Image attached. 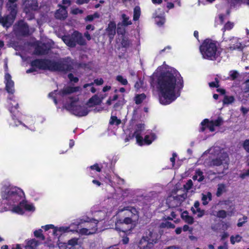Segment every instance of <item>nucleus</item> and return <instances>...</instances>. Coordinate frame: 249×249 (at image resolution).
Listing matches in <instances>:
<instances>
[{
    "mask_svg": "<svg viewBox=\"0 0 249 249\" xmlns=\"http://www.w3.org/2000/svg\"><path fill=\"white\" fill-rule=\"evenodd\" d=\"M50 48L46 45L43 44L37 46L35 49V53L38 55H43L48 53Z\"/></svg>",
    "mask_w": 249,
    "mask_h": 249,
    "instance_id": "nucleus-23",
    "label": "nucleus"
},
{
    "mask_svg": "<svg viewBox=\"0 0 249 249\" xmlns=\"http://www.w3.org/2000/svg\"><path fill=\"white\" fill-rule=\"evenodd\" d=\"M130 41L125 37H124L122 40V45L123 47L127 48L130 46Z\"/></svg>",
    "mask_w": 249,
    "mask_h": 249,
    "instance_id": "nucleus-49",
    "label": "nucleus"
},
{
    "mask_svg": "<svg viewBox=\"0 0 249 249\" xmlns=\"http://www.w3.org/2000/svg\"><path fill=\"white\" fill-rule=\"evenodd\" d=\"M24 6V11L27 14L38 9V4L37 0H22Z\"/></svg>",
    "mask_w": 249,
    "mask_h": 249,
    "instance_id": "nucleus-9",
    "label": "nucleus"
},
{
    "mask_svg": "<svg viewBox=\"0 0 249 249\" xmlns=\"http://www.w3.org/2000/svg\"><path fill=\"white\" fill-rule=\"evenodd\" d=\"M233 23L228 21L224 25L223 28L222 29V31L224 32L226 30H230L233 27Z\"/></svg>",
    "mask_w": 249,
    "mask_h": 249,
    "instance_id": "nucleus-39",
    "label": "nucleus"
},
{
    "mask_svg": "<svg viewBox=\"0 0 249 249\" xmlns=\"http://www.w3.org/2000/svg\"><path fill=\"white\" fill-rule=\"evenodd\" d=\"M226 190V189L225 185H224L223 184L219 185V195L220 193L225 192Z\"/></svg>",
    "mask_w": 249,
    "mask_h": 249,
    "instance_id": "nucleus-58",
    "label": "nucleus"
},
{
    "mask_svg": "<svg viewBox=\"0 0 249 249\" xmlns=\"http://www.w3.org/2000/svg\"><path fill=\"white\" fill-rule=\"evenodd\" d=\"M71 103L66 106L67 109L71 111L74 115L79 117L86 116L89 112L87 108L80 105L78 101L71 99Z\"/></svg>",
    "mask_w": 249,
    "mask_h": 249,
    "instance_id": "nucleus-6",
    "label": "nucleus"
},
{
    "mask_svg": "<svg viewBox=\"0 0 249 249\" xmlns=\"http://www.w3.org/2000/svg\"><path fill=\"white\" fill-rule=\"evenodd\" d=\"M125 103V101L124 98H120L117 102L114 105L113 108L114 109L117 110L120 108H121Z\"/></svg>",
    "mask_w": 249,
    "mask_h": 249,
    "instance_id": "nucleus-35",
    "label": "nucleus"
},
{
    "mask_svg": "<svg viewBox=\"0 0 249 249\" xmlns=\"http://www.w3.org/2000/svg\"><path fill=\"white\" fill-rule=\"evenodd\" d=\"M201 131H204L206 128L207 127L210 131L213 132L215 130L214 127L218 126V120L209 122L208 119H206L201 122Z\"/></svg>",
    "mask_w": 249,
    "mask_h": 249,
    "instance_id": "nucleus-14",
    "label": "nucleus"
},
{
    "mask_svg": "<svg viewBox=\"0 0 249 249\" xmlns=\"http://www.w3.org/2000/svg\"><path fill=\"white\" fill-rule=\"evenodd\" d=\"M102 102V100L100 99L97 96H94L89 99V102L94 104V105H99Z\"/></svg>",
    "mask_w": 249,
    "mask_h": 249,
    "instance_id": "nucleus-42",
    "label": "nucleus"
},
{
    "mask_svg": "<svg viewBox=\"0 0 249 249\" xmlns=\"http://www.w3.org/2000/svg\"><path fill=\"white\" fill-rule=\"evenodd\" d=\"M104 81L102 78L96 79L94 80V83L97 85H101L103 84Z\"/></svg>",
    "mask_w": 249,
    "mask_h": 249,
    "instance_id": "nucleus-62",
    "label": "nucleus"
},
{
    "mask_svg": "<svg viewBox=\"0 0 249 249\" xmlns=\"http://www.w3.org/2000/svg\"><path fill=\"white\" fill-rule=\"evenodd\" d=\"M62 40L66 45L71 47H75L77 44L81 46L86 44L82 34L77 31L74 32L71 36H64Z\"/></svg>",
    "mask_w": 249,
    "mask_h": 249,
    "instance_id": "nucleus-4",
    "label": "nucleus"
},
{
    "mask_svg": "<svg viewBox=\"0 0 249 249\" xmlns=\"http://www.w3.org/2000/svg\"><path fill=\"white\" fill-rule=\"evenodd\" d=\"M23 208V207L19 204L18 206L14 207L12 211L17 213L22 214L24 213Z\"/></svg>",
    "mask_w": 249,
    "mask_h": 249,
    "instance_id": "nucleus-40",
    "label": "nucleus"
},
{
    "mask_svg": "<svg viewBox=\"0 0 249 249\" xmlns=\"http://www.w3.org/2000/svg\"><path fill=\"white\" fill-rule=\"evenodd\" d=\"M144 124H137L136 130L134 133V135L136 138L137 142L140 145H142L143 144V138L142 136H141V133L142 131L144 129Z\"/></svg>",
    "mask_w": 249,
    "mask_h": 249,
    "instance_id": "nucleus-19",
    "label": "nucleus"
},
{
    "mask_svg": "<svg viewBox=\"0 0 249 249\" xmlns=\"http://www.w3.org/2000/svg\"><path fill=\"white\" fill-rule=\"evenodd\" d=\"M145 98L146 95L144 93L137 95L135 98V103L137 105L140 104Z\"/></svg>",
    "mask_w": 249,
    "mask_h": 249,
    "instance_id": "nucleus-36",
    "label": "nucleus"
},
{
    "mask_svg": "<svg viewBox=\"0 0 249 249\" xmlns=\"http://www.w3.org/2000/svg\"><path fill=\"white\" fill-rule=\"evenodd\" d=\"M191 211L194 214H196L198 217H202L205 213L204 210H201L200 208L197 210H195L193 207L191 208Z\"/></svg>",
    "mask_w": 249,
    "mask_h": 249,
    "instance_id": "nucleus-37",
    "label": "nucleus"
},
{
    "mask_svg": "<svg viewBox=\"0 0 249 249\" xmlns=\"http://www.w3.org/2000/svg\"><path fill=\"white\" fill-rule=\"evenodd\" d=\"M116 80L123 85H126L128 83L127 79L122 75H117Z\"/></svg>",
    "mask_w": 249,
    "mask_h": 249,
    "instance_id": "nucleus-38",
    "label": "nucleus"
},
{
    "mask_svg": "<svg viewBox=\"0 0 249 249\" xmlns=\"http://www.w3.org/2000/svg\"><path fill=\"white\" fill-rule=\"evenodd\" d=\"M234 98L232 96H225L223 99V104L224 105H229L233 102Z\"/></svg>",
    "mask_w": 249,
    "mask_h": 249,
    "instance_id": "nucleus-43",
    "label": "nucleus"
},
{
    "mask_svg": "<svg viewBox=\"0 0 249 249\" xmlns=\"http://www.w3.org/2000/svg\"><path fill=\"white\" fill-rule=\"evenodd\" d=\"M243 92L249 95V80L247 81L243 85Z\"/></svg>",
    "mask_w": 249,
    "mask_h": 249,
    "instance_id": "nucleus-47",
    "label": "nucleus"
},
{
    "mask_svg": "<svg viewBox=\"0 0 249 249\" xmlns=\"http://www.w3.org/2000/svg\"><path fill=\"white\" fill-rule=\"evenodd\" d=\"M181 217L189 224H192L194 223V218L188 215V213L187 211L182 213Z\"/></svg>",
    "mask_w": 249,
    "mask_h": 249,
    "instance_id": "nucleus-29",
    "label": "nucleus"
},
{
    "mask_svg": "<svg viewBox=\"0 0 249 249\" xmlns=\"http://www.w3.org/2000/svg\"><path fill=\"white\" fill-rule=\"evenodd\" d=\"M42 231L41 229H39L38 230L35 231H34V235L36 237L40 238L42 240H44L45 239V237L42 233Z\"/></svg>",
    "mask_w": 249,
    "mask_h": 249,
    "instance_id": "nucleus-45",
    "label": "nucleus"
},
{
    "mask_svg": "<svg viewBox=\"0 0 249 249\" xmlns=\"http://www.w3.org/2000/svg\"><path fill=\"white\" fill-rule=\"evenodd\" d=\"M238 73L236 71H232L230 72V76L232 79H234L238 76Z\"/></svg>",
    "mask_w": 249,
    "mask_h": 249,
    "instance_id": "nucleus-56",
    "label": "nucleus"
},
{
    "mask_svg": "<svg viewBox=\"0 0 249 249\" xmlns=\"http://www.w3.org/2000/svg\"><path fill=\"white\" fill-rule=\"evenodd\" d=\"M6 90L7 91L11 94H13L14 89V83L11 79V76L9 73H6L5 75Z\"/></svg>",
    "mask_w": 249,
    "mask_h": 249,
    "instance_id": "nucleus-18",
    "label": "nucleus"
},
{
    "mask_svg": "<svg viewBox=\"0 0 249 249\" xmlns=\"http://www.w3.org/2000/svg\"><path fill=\"white\" fill-rule=\"evenodd\" d=\"M122 24L124 26H127L132 24V22L129 20V17L127 16L125 14H123L122 15Z\"/></svg>",
    "mask_w": 249,
    "mask_h": 249,
    "instance_id": "nucleus-33",
    "label": "nucleus"
},
{
    "mask_svg": "<svg viewBox=\"0 0 249 249\" xmlns=\"http://www.w3.org/2000/svg\"><path fill=\"white\" fill-rule=\"evenodd\" d=\"M187 197V193L178 195L176 196H170L169 200L170 201V205L173 207H178Z\"/></svg>",
    "mask_w": 249,
    "mask_h": 249,
    "instance_id": "nucleus-12",
    "label": "nucleus"
},
{
    "mask_svg": "<svg viewBox=\"0 0 249 249\" xmlns=\"http://www.w3.org/2000/svg\"><path fill=\"white\" fill-rule=\"evenodd\" d=\"M201 196V200L202 201V204L204 205H207L209 201L212 200V194L209 192H206V194L203 193Z\"/></svg>",
    "mask_w": 249,
    "mask_h": 249,
    "instance_id": "nucleus-28",
    "label": "nucleus"
},
{
    "mask_svg": "<svg viewBox=\"0 0 249 249\" xmlns=\"http://www.w3.org/2000/svg\"><path fill=\"white\" fill-rule=\"evenodd\" d=\"M165 22V19L163 18H158L156 19V23L159 26H161Z\"/></svg>",
    "mask_w": 249,
    "mask_h": 249,
    "instance_id": "nucleus-55",
    "label": "nucleus"
},
{
    "mask_svg": "<svg viewBox=\"0 0 249 249\" xmlns=\"http://www.w3.org/2000/svg\"><path fill=\"white\" fill-rule=\"evenodd\" d=\"M69 227H60L59 229L54 228L53 230V234L55 235H58L61 232H65L68 231Z\"/></svg>",
    "mask_w": 249,
    "mask_h": 249,
    "instance_id": "nucleus-31",
    "label": "nucleus"
},
{
    "mask_svg": "<svg viewBox=\"0 0 249 249\" xmlns=\"http://www.w3.org/2000/svg\"><path fill=\"white\" fill-rule=\"evenodd\" d=\"M90 0H76L75 2L78 5H82L86 3H88Z\"/></svg>",
    "mask_w": 249,
    "mask_h": 249,
    "instance_id": "nucleus-60",
    "label": "nucleus"
},
{
    "mask_svg": "<svg viewBox=\"0 0 249 249\" xmlns=\"http://www.w3.org/2000/svg\"><path fill=\"white\" fill-rule=\"evenodd\" d=\"M133 216L130 218L126 216L124 219H119L117 220L115 224V229L119 231L125 232L127 229L124 227V225H128L133 224L138 221L137 215L133 213Z\"/></svg>",
    "mask_w": 249,
    "mask_h": 249,
    "instance_id": "nucleus-8",
    "label": "nucleus"
},
{
    "mask_svg": "<svg viewBox=\"0 0 249 249\" xmlns=\"http://www.w3.org/2000/svg\"><path fill=\"white\" fill-rule=\"evenodd\" d=\"M38 245V242L35 239L27 241L25 249H36Z\"/></svg>",
    "mask_w": 249,
    "mask_h": 249,
    "instance_id": "nucleus-27",
    "label": "nucleus"
},
{
    "mask_svg": "<svg viewBox=\"0 0 249 249\" xmlns=\"http://www.w3.org/2000/svg\"><path fill=\"white\" fill-rule=\"evenodd\" d=\"M99 15L97 13H94L92 15H88L85 18L86 20L92 21L94 18H99Z\"/></svg>",
    "mask_w": 249,
    "mask_h": 249,
    "instance_id": "nucleus-48",
    "label": "nucleus"
},
{
    "mask_svg": "<svg viewBox=\"0 0 249 249\" xmlns=\"http://www.w3.org/2000/svg\"><path fill=\"white\" fill-rule=\"evenodd\" d=\"M142 238L154 244L157 242L158 234L153 231H148L146 232L145 234L142 236Z\"/></svg>",
    "mask_w": 249,
    "mask_h": 249,
    "instance_id": "nucleus-21",
    "label": "nucleus"
},
{
    "mask_svg": "<svg viewBox=\"0 0 249 249\" xmlns=\"http://www.w3.org/2000/svg\"><path fill=\"white\" fill-rule=\"evenodd\" d=\"M119 212H122L123 211H125V215L126 216H129L130 218H132L133 216V213L136 214L138 216V220L139 219V212L135 208L132 207H126L123 208H121V207L119 209Z\"/></svg>",
    "mask_w": 249,
    "mask_h": 249,
    "instance_id": "nucleus-20",
    "label": "nucleus"
},
{
    "mask_svg": "<svg viewBox=\"0 0 249 249\" xmlns=\"http://www.w3.org/2000/svg\"><path fill=\"white\" fill-rule=\"evenodd\" d=\"M31 66L39 69L64 72L70 71L72 68L68 58L58 62L49 59H36L31 62Z\"/></svg>",
    "mask_w": 249,
    "mask_h": 249,
    "instance_id": "nucleus-2",
    "label": "nucleus"
},
{
    "mask_svg": "<svg viewBox=\"0 0 249 249\" xmlns=\"http://www.w3.org/2000/svg\"><path fill=\"white\" fill-rule=\"evenodd\" d=\"M243 146L245 150L249 153V140L245 141Z\"/></svg>",
    "mask_w": 249,
    "mask_h": 249,
    "instance_id": "nucleus-54",
    "label": "nucleus"
},
{
    "mask_svg": "<svg viewBox=\"0 0 249 249\" xmlns=\"http://www.w3.org/2000/svg\"><path fill=\"white\" fill-rule=\"evenodd\" d=\"M248 217L246 216H244L242 218H240L238 220L237 226L238 227H241L247 221Z\"/></svg>",
    "mask_w": 249,
    "mask_h": 249,
    "instance_id": "nucleus-52",
    "label": "nucleus"
},
{
    "mask_svg": "<svg viewBox=\"0 0 249 249\" xmlns=\"http://www.w3.org/2000/svg\"><path fill=\"white\" fill-rule=\"evenodd\" d=\"M71 13H72V14H74V15H77L78 14H81L83 13V11L79 8H75V9H73L71 11Z\"/></svg>",
    "mask_w": 249,
    "mask_h": 249,
    "instance_id": "nucleus-57",
    "label": "nucleus"
},
{
    "mask_svg": "<svg viewBox=\"0 0 249 249\" xmlns=\"http://www.w3.org/2000/svg\"><path fill=\"white\" fill-rule=\"evenodd\" d=\"M21 194H23V193L20 189L17 187H11L7 188L5 193H2V197L3 199L16 202L20 200Z\"/></svg>",
    "mask_w": 249,
    "mask_h": 249,
    "instance_id": "nucleus-7",
    "label": "nucleus"
},
{
    "mask_svg": "<svg viewBox=\"0 0 249 249\" xmlns=\"http://www.w3.org/2000/svg\"><path fill=\"white\" fill-rule=\"evenodd\" d=\"M80 87H67L63 89L62 90L59 92L60 95L64 96L66 95H68L69 94L72 93L73 92L77 91L79 90Z\"/></svg>",
    "mask_w": 249,
    "mask_h": 249,
    "instance_id": "nucleus-24",
    "label": "nucleus"
},
{
    "mask_svg": "<svg viewBox=\"0 0 249 249\" xmlns=\"http://www.w3.org/2000/svg\"><path fill=\"white\" fill-rule=\"evenodd\" d=\"M133 13V20L136 21L139 19L141 15L140 7L138 6L135 7Z\"/></svg>",
    "mask_w": 249,
    "mask_h": 249,
    "instance_id": "nucleus-34",
    "label": "nucleus"
},
{
    "mask_svg": "<svg viewBox=\"0 0 249 249\" xmlns=\"http://www.w3.org/2000/svg\"><path fill=\"white\" fill-rule=\"evenodd\" d=\"M241 236L239 235H236L235 236H231V243L232 244H234L235 243L239 242L241 240Z\"/></svg>",
    "mask_w": 249,
    "mask_h": 249,
    "instance_id": "nucleus-41",
    "label": "nucleus"
},
{
    "mask_svg": "<svg viewBox=\"0 0 249 249\" xmlns=\"http://www.w3.org/2000/svg\"><path fill=\"white\" fill-rule=\"evenodd\" d=\"M68 78L71 82L76 83L78 81V78L74 77L72 73H70L68 74Z\"/></svg>",
    "mask_w": 249,
    "mask_h": 249,
    "instance_id": "nucleus-53",
    "label": "nucleus"
},
{
    "mask_svg": "<svg viewBox=\"0 0 249 249\" xmlns=\"http://www.w3.org/2000/svg\"><path fill=\"white\" fill-rule=\"evenodd\" d=\"M97 224L98 221L93 219L91 228H82L80 230L79 233L85 235H91L95 233L97 230Z\"/></svg>",
    "mask_w": 249,
    "mask_h": 249,
    "instance_id": "nucleus-16",
    "label": "nucleus"
},
{
    "mask_svg": "<svg viewBox=\"0 0 249 249\" xmlns=\"http://www.w3.org/2000/svg\"><path fill=\"white\" fill-rule=\"evenodd\" d=\"M229 159L228 155L224 151H221L219 153V171L222 170V173H224L225 170L228 168Z\"/></svg>",
    "mask_w": 249,
    "mask_h": 249,
    "instance_id": "nucleus-10",
    "label": "nucleus"
},
{
    "mask_svg": "<svg viewBox=\"0 0 249 249\" xmlns=\"http://www.w3.org/2000/svg\"><path fill=\"white\" fill-rule=\"evenodd\" d=\"M176 72L173 73L167 71L163 73L159 78L158 84L161 92L160 98V103L167 105L174 101L179 94L175 92L176 83L180 81L179 76Z\"/></svg>",
    "mask_w": 249,
    "mask_h": 249,
    "instance_id": "nucleus-1",
    "label": "nucleus"
},
{
    "mask_svg": "<svg viewBox=\"0 0 249 249\" xmlns=\"http://www.w3.org/2000/svg\"><path fill=\"white\" fill-rule=\"evenodd\" d=\"M109 123L110 124H115L118 125L121 123V121L120 120L118 119L117 117L113 116L111 117Z\"/></svg>",
    "mask_w": 249,
    "mask_h": 249,
    "instance_id": "nucleus-46",
    "label": "nucleus"
},
{
    "mask_svg": "<svg viewBox=\"0 0 249 249\" xmlns=\"http://www.w3.org/2000/svg\"><path fill=\"white\" fill-rule=\"evenodd\" d=\"M20 205L25 210L29 211H34L35 210L34 206L32 204H29L26 201L20 202Z\"/></svg>",
    "mask_w": 249,
    "mask_h": 249,
    "instance_id": "nucleus-30",
    "label": "nucleus"
},
{
    "mask_svg": "<svg viewBox=\"0 0 249 249\" xmlns=\"http://www.w3.org/2000/svg\"><path fill=\"white\" fill-rule=\"evenodd\" d=\"M215 82H212L209 83V86L211 87H218V81L217 80V78L215 79Z\"/></svg>",
    "mask_w": 249,
    "mask_h": 249,
    "instance_id": "nucleus-63",
    "label": "nucleus"
},
{
    "mask_svg": "<svg viewBox=\"0 0 249 249\" xmlns=\"http://www.w3.org/2000/svg\"><path fill=\"white\" fill-rule=\"evenodd\" d=\"M161 227L165 228L167 227L168 228H174L175 227L174 224L172 223L171 222L166 221L164 223H162L161 224Z\"/></svg>",
    "mask_w": 249,
    "mask_h": 249,
    "instance_id": "nucleus-50",
    "label": "nucleus"
},
{
    "mask_svg": "<svg viewBox=\"0 0 249 249\" xmlns=\"http://www.w3.org/2000/svg\"><path fill=\"white\" fill-rule=\"evenodd\" d=\"M78 239H72L71 240H70L68 242V244L70 245L71 246H74L76 244H77Z\"/></svg>",
    "mask_w": 249,
    "mask_h": 249,
    "instance_id": "nucleus-59",
    "label": "nucleus"
},
{
    "mask_svg": "<svg viewBox=\"0 0 249 249\" xmlns=\"http://www.w3.org/2000/svg\"><path fill=\"white\" fill-rule=\"evenodd\" d=\"M197 176H198L197 180L198 182H201L204 180L203 173L200 170H197Z\"/></svg>",
    "mask_w": 249,
    "mask_h": 249,
    "instance_id": "nucleus-51",
    "label": "nucleus"
},
{
    "mask_svg": "<svg viewBox=\"0 0 249 249\" xmlns=\"http://www.w3.org/2000/svg\"><path fill=\"white\" fill-rule=\"evenodd\" d=\"M216 42L211 39H205L200 46V51L204 58L216 59Z\"/></svg>",
    "mask_w": 249,
    "mask_h": 249,
    "instance_id": "nucleus-3",
    "label": "nucleus"
},
{
    "mask_svg": "<svg viewBox=\"0 0 249 249\" xmlns=\"http://www.w3.org/2000/svg\"><path fill=\"white\" fill-rule=\"evenodd\" d=\"M7 10L10 12V14L13 15H16L17 13V3H11L7 2L6 4Z\"/></svg>",
    "mask_w": 249,
    "mask_h": 249,
    "instance_id": "nucleus-26",
    "label": "nucleus"
},
{
    "mask_svg": "<svg viewBox=\"0 0 249 249\" xmlns=\"http://www.w3.org/2000/svg\"><path fill=\"white\" fill-rule=\"evenodd\" d=\"M16 15H13L12 14L2 17L0 14V23H1L3 27L8 28L11 26L14 22Z\"/></svg>",
    "mask_w": 249,
    "mask_h": 249,
    "instance_id": "nucleus-15",
    "label": "nucleus"
},
{
    "mask_svg": "<svg viewBox=\"0 0 249 249\" xmlns=\"http://www.w3.org/2000/svg\"><path fill=\"white\" fill-rule=\"evenodd\" d=\"M67 14L66 8L63 6L56 11L55 17L57 19H64L67 17Z\"/></svg>",
    "mask_w": 249,
    "mask_h": 249,
    "instance_id": "nucleus-22",
    "label": "nucleus"
},
{
    "mask_svg": "<svg viewBox=\"0 0 249 249\" xmlns=\"http://www.w3.org/2000/svg\"><path fill=\"white\" fill-rule=\"evenodd\" d=\"M249 176V169L246 171L245 172L240 174V177L242 178H244Z\"/></svg>",
    "mask_w": 249,
    "mask_h": 249,
    "instance_id": "nucleus-61",
    "label": "nucleus"
},
{
    "mask_svg": "<svg viewBox=\"0 0 249 249\" xmlns=\"http://www.w3.org/2000/svg\"><path fill=\"white\" fill-rule=\"evenodd\" d=\"M116 23L113 21H110L106 29V32L108 37L109 41L111 42L113 40L115 35L116 34Z\"/></svg>",
    "mask_w": 249,
    "mask_h": 249,
    "instance_id": "nucleus-17",
    "label": "nucleus"
},
{
    "mask_svg": "<svg viewBox=\"0 0 249 249\" xmlns=\"http://www.w3.org/2000/svg\"><path fill=\"white\" fill-rule=\"evenodd\" d=\"M154 244L152 242L143 238L142 237L139 242V247L140 249H150L153 246Z\"/></svg>",
    "mask_w": 249,
    "mask_h": 249,
    "instance_id": "nucleus-25",
    "label": "nucleus"
},
{
    "mask_svg": "<svg viewBox=\"0 0 249 249\" xmlns=\"http://www.w3.org/2000/svg\"><path fill=\"white\" fill-rule=\"evenodd\" d=\"M156 138V135L154 134H152L150 135H146L143 141H144L145 143L150 144Z\"/></svg>",
    "mask_w": 249,
    "mask_h": 249,
    "instance_id": "nucleus-32",
    "label": "nucleus"
},
{
    "mask_svg": "<svg viewBox=\"0 0 249 249\" xmlns=\"http://www.w3.org/2000/svg\"><path fill=\"white\" fill-rule=\"evenodd\" d=\"M216 206H213L211 210V228L213 230L216 231L218 230V211L216 210Z\"/></svg>",
    "mask_w": 249,
    "mask_h": 249,
    "instance_id": "nucleus-13",
    "label": "nucleus"
},
{
    "mask_svg": "<svg viewBox=\"0 0 249 249\" xmlns=\"http://www.w3.org/2000/svg\"><path fill=\"white\" fill-rule=\"evenodd\" d=\"M90 168L91 169L96 170L97 172H99L101 171V169L100 168H99L97 164H95L91 166Z\"/></svg>",
    "mask_w": 249,
    "mask_h": 249,
    "instance_id": "nucleus-64",
    "label": "nucleus"
},
{
    "mask_svg": "<svg viewBox=\"0 0 249 249\" xmlns=\"http://www.w3.org/2000/svg\"><path fill=\"white\" fill-rule=\"evenodd\" d=\"M14 31L17 35L20 36L27 35L29 32L28 25L22 20L14 25Z\"/></svg>",
    "mask_w": 249,
    "mask_h": 249,
    "instance_id": "nucleus-11",
    "label": "nucleus"
},
{
    "mask_svg": "<svg viewBox=\"0 0 249 249\" xmlns=\"http://www.w3.org/2000/svg\"><path fill=\"white\" fill-rule=\"evenodd\" d=\"M193 183L191 179L188 180L187 182L183 185L184 188L188 192V190L193 187Z\"/></svg>",
    "mask_w": 249,
    "mask_h": 249,
    "instance_id": "nucleus-44",
    "label": "nucleus"
},
{
    "mask_svg": "<svg viewBox=\"0 0 249 249\" xmlns=\"http://www.w3.org/2000/svg\"><path fill=\"white\" fill-rule=\"evenodd\" d=\"M219 206L226 209L219 211V218H226L231 216L235 213V207L232 201L230 199L219 201Z\"/></svg>",
    "mask_w": 249,
    "mask_h": 249,
    "instance_id": "nucleus-5",
    "label": "nucleus"
}]
</instances>
